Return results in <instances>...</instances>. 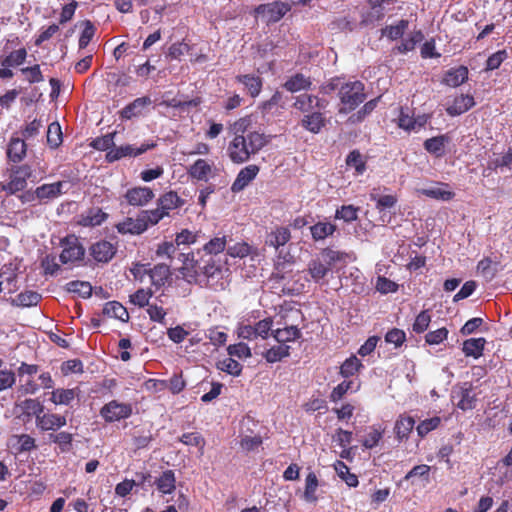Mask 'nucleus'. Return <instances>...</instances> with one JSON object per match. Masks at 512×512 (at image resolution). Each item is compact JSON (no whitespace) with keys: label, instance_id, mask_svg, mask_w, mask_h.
I'll return each mask as SVG.
<instances>
[{"label":"nucleus","instance_id":"obj_15","mask_svg":"<svg viewBox=\"0 0 512 512\" xmlns=\"http://www.w3.org/2000/svg\"><path fill=\"white\" fill-rule=\"evenodd\" d=\"M115 228L122 235H140L146 231L143 219L140 214L136 218L126 217L123 221L117 223Z\"/></svg>","mask_w":512,"mask_h":512},{"label":"nucleus","instance_id":"obj_13","mask_svg":"<svg viewBox=\"0 0 512 512\" xmlns=\"http://www.w3.org/2000/svg\"><path fill=\"white\" fill-rule=\"evenodd\" d=\"M259 173V167L257 165H248L242 168L237 174L236 179L234 180L231 190L234 193H238L242 191L245 187L252 182Z\"/></svg>","mask_w":512,"mask_h":512},{"label":"nucleus","instance_id":"obj_53","mask_svg":"<svg viewBox=\"0 0 512 512\" xmlns=\"http://www.w3.org/2000/svg\"><path fill=\"white\" fill-rule=\"evenodd\" d=\"M217 368L232 376H239L242 372L243 366L232 357L224 358L217 362Z\"/></svg>","mask_w":512,"mask_h":512},{"label":"nucleus","instance_id":"obj_2","mask_svg":"<svg viewBox=\"0 0 512 512\" xmlns=\"http://www.w3.org/2000/svg\"><path fill=\"white\" fill-rule=\"evenodd\" d=\"M184 257V265L186 269H191L196 275H204L206 277H213L215 274L221 271V264L216 262V256H210L204 254L199 259L195 258L194 253L191 254H180Z\"/></svg>","mask_w":512,"mask_h":512},{"label":"nucleus","instance_id":"obj_14","mask_svg":"<svg viewBox=\"0 0 512 512\" xmlns=\"http://www.w3.org/2000/svg\"><path fill=\"white\" fill-rule=\"evenodd\" d=\"M449 188L448 183L439 182L435 186L418 190V193L431 199L450 201L455 197V193Z\"/></svg>","mask_w":512,"mask_h":512},{"label":"nucleus","instance_id":"obj_64","mask_svg":"<svg viewBox=\"0 0 512 512\" xmlns=\"http://www.w3.org/2000/svg\"><path fill=\"white\" fill-rule=\"evenodd\" d=\"M382 437H383V430H381L380 428H377L375 426H372V427H370V431L368 432L367 436L362 441V445L366 449H372L378 445V443L382 439Z\"/></svg>","mask_w":512,"mask_h":512},{"label":"nucleus","instance_id":"obj_28","mask_svg":"<svg viewBox=\"0 0 512 512\" xmlns=\"http://www.w3.org/2000/svg\"><path fill=\"white\" fill-rule=\"evenodd\" d=\"M486 340L483 337L469 338L463 342L462 351L466 357L480 358L483 355Z\"/></svg>","mask_w":512,"mask_h":512},{"label":"nucleus","instance_id":"obj_46","mask_svg":"<svg viewBox=\"0 0 512 512\" xmlns=\"http://www.w3.org/2000/svg\"><path fill=\"white\" fill-rule=\"evenodd\" d=\"M203 312L208 318L214 319V320H217L219 318L228 317L226 315L227 310H226L225 306L221 302L215 301V300L206 302L203 305Z\"/></svg>","mask_w":512,"mask_h":512},{"label":"nucleus","instance_id":"obj_62","mask_svg":"<svg viewBox=\"0 0 512 512\" xmlns=\"http://www.w3.org/2000/svg\"><path fill=\"white\" fill-rule=\"evenodd\" d=\"M314 99V95L302 94L295 98L293 106L301 112H310L314 109Z\"/></svg>","mask_w":512,"mask_h":512},{"label":"nucleus","instance_id":"obj_42","mask_svg":"<svg viewBox=\"0 0 512 512\" xmlns=\"http://www.w3.org/2000/svg\"><path fill=\"white\" fill-rule=\"evenodd\" d=\"M363 367L362 362L355 355H351L341 364L339 374L343 378H349L356 375Z\"/></svg>","mask_w":512,"mask_h":512},{"label":"nucleus","instance_id":"obj_35","mask_svg":"<svg viewBox=\"0 0 512 512\" xmlns=\"http://www.w3.org/2000/svg\"><path fill=\"white\" fill-rule=\"evenodd\" d=\"M227 248V237L226 235H216L211 238L207 243L204 244L202 251L206 255L217 256L224 252Z\"/></svg>","mask_w":512,"mask_h":512},{"label":"nucleus","instance_id":"obj_24","mask_svg":"<svg viewBox=\"0 0 512 512\" xmlns=\"http://www.w3.org/2000/svg\"><path fill=\"white\" fill-rule=\"evenodd\" d=\"M16 268L13 264H5L0 269V284L3 291L11 293L16 290Z\"/></svg>","mask_w":512,"mask_h":512},{"label":"nucleus","instance_id":"obj_27","mask_svg":"<svg viewBox=\"0 0 512 512\" xmlns=\"http://www.w3.org/2000/svg\"><path fill=\"white\" fill-rule=\"evenodd\" d=\"M211 173L212 165L205 159L196 160L188 169L189 176L198 181H208Z\"/></svg>","mask_w":512,"mask_h":512},{"label":"nucleus","instance_id":"obj_56","mask_svg":"<svg viewBox=\"0 0 512 512\" xmlns=\"http://www.w3.org/2000/svg\"><path fill=\"white\" fill-rule=\"evenodd\" d=\"M50 439L59 446L61 452H68L71 450L73 441V435L71 433L62 431L55 435L51 434Z\"/></svg>","mask_w":512,"mask_h":512},{"label":"nucleus","instance_id":"obj_51","mask_svg":"<svg viewBox=\"0 0 512 512\" xmlns=\"http://www.w3.org/2000/svg\"><path fill=\"white\" fill-rule=\"evenodd\" d=\"M335 470L338 476L349 486L357 487L359 484L358 477L350 472L349 467L343 461H337Z\"/></svg>","mask_w":512,"mask_h":512},{"label":"nucleus","instance_id":"obj_26","mask_svg":"<svg viewBox=\"0 0 512 512\" xmlns=\"http://www.w3.org/2000/svg\"><path fill=\"white\" fill-rule=\"evenodd\" d=\"M151 104V99L148 96L136 98L133 102L125 106L120 111V116L123 119H131L141 114L142 109Z\"/></svg>","mask_w":512,"mask_h":512},{"label":"nucleus","instance_id":"obj_47","mask_svg":"<svg viewBox=\"0 0 512 512\" xmlns=\"http://www.w3.org/2000/svg\"><path fill=\"white\" fill-rule=\"evenodd\" d=\"M290 347L285 344H279L266 350L263 357L268 363H275L281 361L283 358L289 356Z\"/></svg>","mask_w":512,"mask_h":512},{"label":"nucleus","instance_id":"obj_30","mask_svg":"<svg viewBox=\"0 0 512 512\" xmlns=\"http://www.w3.org/2000/svg\"><path fill=\"white\" fill-rule=\"evenodd\" d=\"M311 85L312 82L309 77H306L302 73H296L286 80L283 87L291 93H296L310 89Z\"/></svg>","mask_w":512,"mask_h":512},{"label":"nucleus","instance_id":"obj_4","mask_svg":"<svg viewBox=\"0 0 512 512\" xmlns=\"http://www.w3.org/2000/svg\"><path fill=\"white\" fill-rule=\"evenodd\" d=\"M151 295L143 289L136 291L130 296V302L138 306L139 310L144 309L149 315L150 320H164L168 314L167 310L155 302H150Z\"/></svg>","mask_w":512,"mask_h":512},{"label":"nucleus","instance_id":"obj_37","mask_svg":"<svg viewBox=\"0 0 512 512\" xmlns=\"http://www.w3.org/2000/svg\"><path fill=\"white\" fill-rule=\"evenodd\" d=\"M331 270L329 265L319 258L312 259L308 263V272L311 276V278L316 282H320L325 278V276L328 274V272Z\"/></svg>","mask_w":512,"mask_h":512},{"label":"nucleus","instance_id":"obj_55","mask_svg":"<svg viewBox=\"0 0 512 512\" xmlns=\"http://www.w3.org/2000/svg\"><path fill=\"white\" fill-rule=\"evenodd\" d=\"M47 143L52 148H57L62 143V131L58 122H52L47 130Z\"/></svg>","mask_w":512,"mask_h":512},{"label":"nucleus","instance_id":"obj_7","mask_svg":"<svg viewBox=\"0 0 512 512\" xmlns=\"http://www.w3.org/2000/svg\"><path fill=\"white\" fill-rule=\"evenodd\" d=\"M133 413V408L130 403L119 402L111 400L104 404L100 409V416L107 423H113L120 420L129 418Z\"/></svg>","mask_w":512,"mask_h":512},{"label":"nucleus","instance_id":"obj_17","mask_svg":"<svg viewBox=\"0 0 512 512\" xmlns=\"http://www.w3.org/2000/svg\"><path fill=\"white\" fill-rule=\"evenodd\" d=\"M108 218V214L101 208L93 207L80 215L78 224L83 227L100 226Z\"/></svg>","mask_w":512,"mask_h":512},{"label":"nucleus","instance_id":"obj_52","mask_svg":"<svg viewBox=\"0 0 512 512\" xmlns=\"http://www.w3.org/2000/svg\"><path fill=\"white\" fill-rule=\"evenodd\" d=\"M41 299V295L34 291H25L18 294L14 299L13 303L20 307H31L38 304Z\"/></svg>","mask_w":512,"mask_h":512},{"label":"nucleus","instance_id":"obj_23","mask_svg":"<svg viewBox=\"0 0 512 512\" xmlns=\"http://www.w3.org/2000/svg\"><path fill=\"white\" fill-rule=\"evenodd\" d=\"M236 81L243 84L249 95L253 98L257 97L263 86L262 78L252 74L237 75Z\"/></svg>","mask_w":512,"mask_h":512},{"label":"nucleus","instance_id":"obj_19","mask_svg":"<svg viewBox=\"0 0 512 512\" xmlns=\"http://www.w3.org/2000/svg\"><path fill=\"white\" fill-rule=\"evenodd\" d=\"M185 201L175 192L169 191L161 195L157 199V206H159L167 216H170V212L183 206Z\"/></svg>","mask_w":512,"mask_h":512},{"label":"nucleus","instance_id":"obj_58","mask_svg":"<svg viewBox=\"0 0 512 512\" xmlns=\"http://www.w3.org/2000/svg\"><path fill=\"white\" fill-rule=\"evenodd\" d=\"M227 255L233 258H244L251 252V246L246 242H238L233 245H227Z\"/></svg>","mask_w":512,"mask_h":512},{"label":"nucleus","instance_id":"obj_38","mask_svg":"<svg viewBox=\"0 0 512 512\" xmlns=\"http://www.w3.org/2000/svg\"><path fill=\"white\" fill-rule=\"evenodd\" d=\"M27 58V51L25 48L10 52L8 55L0 56V64L2 67H17L25 62Z\"/></svg>","mask_w":512,"mask_h":512},{"label":"nucleus","instance_id":"obj_34","mask_svg":"<svg viewBox=\"0 0 512 512\" xmlns=\"http://www.w3.org/2000/svg\"><path fill=\"white\" fill-rule=\"evenodd\" d=\"M169 277L170 269L167 264H158L149 269L148 278L156 288L163 286Z\"/></svg>","mask_w":512,"mask_h":512},{"label":"nucleus","instance_id":"obj_21","mask_svg":"<svg viewBox=\"0 0 512 512\" xmlns=\"http://www.w3.org/2000/svg\"><path fill=\"white\" fill-rule=\"evenodd\" d=\"M468 68L459 66L449 69L443 78V83L449 87H458L468 79Z\"/></svg>","mask_w":512,"mask_h":512},{"label":"nucleus","instance_id":"obj_50","mask_svg":"<svg viewBox=\"0 0 512 512\" xmlns=\"http://www.w3.org/2000/svg\"><path fill=\"white\" fill-rule=\"evenodd\" d=\"M319 486L317 475L314 472H309L305 479L304 499L308 502H316V491Z\"/></svg>","mask_w":512,"mask_h":512},{"label":"nucleus","instance_id":"obj_43","mask_svg":"<svg viewBox=\"0 0 512 512\" xmlns=\"http://www.w3.org/2000/svg\"><path fill=\"white\" fill-rule=\"evenodd\" d=\"M336 230V226L330 222H317L310 227L311 236L315 241L324 240L332 235Z\"/></svg>","mask_w":512,"mask_h":512},{"label":"nucleus","instance_id":"obj_12","mask_svg":"<svg viewBox=\"0 0 512 512\" xmlns=\"http://www.w3.org/2000/svg\"><path fill=\"white\" fill-rule=\"evenodd\" d=\"M153 190L146 186L130 188L126 191L124 197L131 206L141 207L147 205L154 198Z\"/></svg>","mask_w":512,"mask_h":512},{"label":"nucleus","instance_id":"obj_54","mask_svg":"<svg viewBox=\"0 0 512 512\" xmlns=\"http://www.w3.org/2000/svg\"><path fill=\"white\" fill-rule=\"evenodd\" d=\"M322 255L330 268H332V266L338 262L346 263L347 260H352L350 254L329 248L323 250Z\"/></svg>","mask_w":512,"mask_h":512},{"label":"nucleus","instance_id":"obj_45","mask_svg":"<svg viewBox=\"0 0 512 512\" xmlns=\"http://www.w3.org/2000/svg\"><path fill=\"white\" fill-rule=\"evenodd\" d=\"M141 219L145 224V229L147 230L150 226H154L158 224L162 219L167 216V213H164L163 210L157 206L155 209L151 210H142L140 213Z\"/></svg>","mask_w":512,"mask_h":512},{"label":"nucleus","instance_id":"obj_20","mask_svg":"<svg viewBox=\"0 0 512 512\" xmlns=\"http://www.w3.org/2000/svg\"><path fill=\"white\" fill-rule=\"evenodd\" d=\"M475 105V101L473 96L461 94L456 97L451 105L446 108V112L450 116H458L469 109H471Z\"/></svg>","mask_w":512,"mask_h":512},{"label":"nucleus","instance_id":"obj_32","mask_svg":"<svg viewBox=\"0 0 512 512\" xmlns=\"http://www.w3.org/2000/svg\"><path fill=\"white\" fill-rule=\"evenodd\" d=\"M415 426V420L411 416L400 415L395 423V433L398 441L408 439L410 433Z\"/></svg>","mask_w":512,"mask_h":512},{"label":"nucleus","instance_id":"obj_44","mask_svg":"<svg viewBox=\"0 0 512 512\" xmlns=\"http://www.w3.org/2000/svg\"><path fill=\"white\" fill-rule=\"evenodd\" d=\"M77 390L75 389H56L51 394V402L55 405H69L77 396Z\"/></svg>","mask_w":512,"mask_h":512},{"label":"nucleus","instance_id":"obj_57","mask_svg":"<svg viewBox=\"0 0 512 512\" xmlns=\"http://www.w3.org/2000/svg\"><path fill=\"white\" fill-rule=\"evenodd\" d=\"M359 208L353 205H343L336 210L335 218L341 219L344 222L350 223L355 221L358 217Z\"/></svg>","mask_w":512,"mask_h":512},{"label":"nucleus","instance_id":"obj_63","mask_svg":"<svg viewBox=\"0 0 512 512\" xmlns=\"http://www.w3.org/2000/svg\"><path fill=\"white\" fill-rule=\"evenodd\" d=\"M353 381L344 380L341 383H339L336 387L333 388L331 391L329 398L331 402H338L340 401L349 390L352 389Z\"/></svg>","mask_w":512,"mask_h":512},{"label":"nucleus","instance_id":"obj_31","mask_svg":"<svg viewBox=\"0 0 512 512\" xmlns=\"http://www.w3.org/2000/svg\"><path fill=\"white\" fill-rule=\"evenodd\" d=\"M290 238L291 233L287 227H277L267 235L266 244L275 249H279L284 246Z\"/></svg>","mask_w":512,"mask_h":512},{"label":"nucleus","instance_id":"obj_6","mask_svg":"<svg viewBox=\"0 0 512 512\" xmlns=\"http://www.w3.org/2000/svg\"><path fill=\"white\" fill-rule=\"evenodd\" d=\"M290 11V5L281 1L260 4L254 9L255 17H260L267 24L280 21Z\"/></svg>","mask_w":512,"mask_h":512},{"label":"nucleus","instance_id":"obj_39","mask_svg":"<svg viewBox=\"0 0 512 512\" xmlns=\"http://www.w3.org/2000/svg\"><path fill=\"white\" fill-rule=\"evenodd\" d=\"M272 335L280 344L290 342L300 337V330L296 326H285L283 328L277 327L272 330Z\"/></svg>","mask_w":512,"mask_h":512},{"label":"nucleus","instance_id":"obj_5","mask_svg":"<svg viewBox=\"0 0 512 512\" xmlns=\"http://www.w3.org/2000/svg\"><path fill=\"white\" fill-rule=\"evenodd\" d=\"M62 252L59 260L62 264H74L81 261L85 255V248L75 235H68L60 241Z\"/></svg>","mask_w":512,"mask_h":512},{"label":"nucleus","instance_id":"obj_1","mask_svg":"<svg viewBox=\"0 0 512 512\" xmlns=\"http://www.w3.org/2000/svg\"><path fill=\"white\" fill-rule=\"evenodd\" d=\"M269 143V138L263 133L250 131L246 135H236L229 142L227 154L229 159L236 164H242L257 154Z\"/></svg>","mask_w":512,"mask_h":512},{"label":"nucleus","instance_id":"obj_59","mask_svg":"<svg viewBox=\"0 0 512 512\" xmlns=\"http://www.w3.org/2000/svg\"><path fill=\"white\" fill-rule=\"evenodd\" d=\"M67 290L69 292L78 294L79 296L86 298L92 293V286L88 282L83 281H71L67 283Z\"/></svg>","mask_w":512,"mask_h":512},{"label":"nucleus","instance_id":"obj_11","mask_svg":"<svg viewBox=\"0 0 512 512\" xmlns=\"http://www.w3.org/2000/svg\"><path fill=\"white\" fill-rule=\"evenodd\" d=\"M273 323L274 322H255L253 325H242L238 328V336L247 340H254L258 337L266 339L272 330Z\"/></svg>","mask_w":512,"mask_h":512},{"label":"nucleus","instance_id":"obj_41","mask_svg":"<svg viewBox=\"0 0 512 512\" xmlns=\"http://www.w3.org/2000/svg\"><path fill=\"white\" fill-rule=\"evenodd\" d=\"M18 406L21 408L23 415L28 418L35 416L36 420L44 412V405L38 399H25Z\"/></svg>","mask_w":512,"mask_h":512},{"label":"nucleus","instance_id":"obj_29","mask_svg":"<svg viewBox=\"0 0 512 512\" xmlns=\"http://www.w3.org/2000/svg\"><path fill=\"white\" fill-rule=\"evenodd\" d=\"M103 316L112 320H129L127 308L117 301H109L105 304Z\"/></svg>","mask_w":512,"mask_h":512},{"label":"nucleus","instance_id":"obj_16","mask_svg":"<svg viewBox=\"0 0 512 512\" xmlns=\"http://www.w3.org/2000/svg\"><path fill=\"white\" fill-rule=\"evenodd\" d=\"M67 186L65 181H57L55 183L43 184L36 188V196L39 201H49L58 198L63 194L64 187Z\"/></svg>","mask_w":512,"mask_h":512},{"label":"nucleus","instance_id":"obj_25","mask_svg":"<svg viewBox=\"0 0 512 512\" xmlns=\"http://www.w3.org/2000/svg\"><path fill=\"white\" fill-rule=\"evenodd\" d=\"M27 145L24 139L13 137L7 147V156L14 163L20 162L26 155Z\"/></svg>","mask_w":512,"mask_h":512},{"label":"nucleus","instance_id":"obj_10","mask_svg":"<svg viewBox=\"0 0 512 512\" xmlns=\"http://www.w3.org/2000/svg\"><path fill=\"white\" fill-rule=\"evenodd\" d=\"M117 252V246L108 240L101 239L89 247V253L97 263L110 262Z\"/></svg>","mask_w":512,"mask_h":512},{"label":"nucleus","instance_id":"obj_61","mask_svg":"<svg viewBox=\"0 0 512 512\" xmlns=\"http://www.w3.org/2000/svg\"><path fill=\"white\" fill-rule=\"evenodd\" d=\"M441 423V419L438 416L425 419L421 421L416 427L417 434L423 438L432 430H435Z\"/></svg>","mask_w":512,"mask_h":512},{"label":"nucleus","instance_id":"obj_36","mask_svg":"<svg viewBox=\"0 0 512 512\" xmlns=\"http://www.w3.org/2000/svg\"><path fill=\"white\" fill-rule=\"evenodd\" d=\"M409 21L401 19L394 25H387L381 29V36L386 37L392 41L401 38L408 29Z\"/></svg>","mask_w":512,"mask_h":512},{"label":"nucleus","instance_id":"obj_48","mask_svg":"<svg viewBox=\"0 0 512 512\" xmlns=\"http://www.w3.org/2000/svg\"><path fill=\"white\" fill-rule=\"evenodd\" d=\"M345 162L348 167L355 169L356 175H362L366 171V161L359 150H352Z\"/></svg>","mask_w":512,"mask_h":512},{"label":"nucleus","instance_id":"obj_22","mask_svg":"<svg viewBox=\"0 0 512 512\" xmlns=\"http://www.w3.org/2000/svg\"><path fill=\"white\" fill-rule=\"evenodd\" d=\"M325 122L326 120L323 114L316 111L305 115L301 120V126L313 134H318L325 126Z\"/></svg>","mask_w":512,"mask_h":512},{"label":"nucleus","instance_id":"obj_8","mask_svg":"<svg viewBox=\"0 0 512 512\" xmlns=\"http://www.w3.org/2000/svg\"><path fill=\"white\" fill-rule=\"evenodd\" d=\"M154 147H156L155 142L143 143L139 147H136L131 144H126L122 146L113 145V147L106 154V160L112 163L124 157H136Z\"/></svg>","mask_w":512,"mask_h":512},{"label":"nucleus","instance_id":"obj_49","mask_svg":"<svg viewBox=\"0 0 512 512\" xmlns=\"http://www.w3.org/2000/svg\"><path fill=\"white\" fill-rule=\"evenodd\" d=\"M179 441L187 446H195L199 449V454H204V448L206 445L205 438L199 432H188L182 434Z\"/></svg>","mask_w":512,"mask_h":512},{"label":"nucleus","instance_id":"obj_9","mask_svg":"<svg viewBox=\"0 0 512 512\" xmlns=\"http://www.w3.org/2000/svg\"><path fill=\"white\" fill-rule=\"evenodd\" d=\"M32 176V169L29 165H21L12 170L9 181L3 189L9 194L23 191L27 186V179Z\"/></svg>","mask_w":512,"mask_h":512},{"label":"nucleus","instance_id":"obj_33","mask_svg":"<svg viewBox=\"0 0 512 512\" xmlns=\"http://www.w3.org/2000/svg\"><path fill=\"white\" fill-rule=\"evenodd\" d=\"M155 485L162 494H171L176 488V477L173 470H165L155 480Z\"/></svg>","mask_w":512,"mask_h":512},{"label":"nucleus","instance_id":"obj_40","mask_svg":"<svg viewBox=\"0 0 512 512\" xmlns=\"http://www.w3.org/2000/svg\"><path fill=\"white\" fill-rule=\"evenodd\" d=\"M447 142L448 137L445 135L432 137L424 142V148L430 154H433L436 157H441L445 153V144Z\"/></svg>","mask_w":512,"mask_h":512},{"label":"nucleus","instance_id":"obj_18","mask_svg":"<svg viewBox=\"0 0 512 512\" xmlns=\"http://www.w3.org/2000/svg\"><path fill=\"white\" fill-rule=\"evenodd\" d=\"M67 423L66 417L53 413H42L40 418L37 419V427L43 431L56 430Z\"/></svg>","mask_w":512,"mask_h":512},{"label":"nucleus","instance_id":"obj_3","mask_svg":"<svg viewBox=\"0 0 512 512\" xmlns=\"http://www.w3.org/2000/svg\"><path fill=\"white\" fill-rule=\"evenodd\" d=\"M365 87L361 81H349L341 87L339 98L345 111H352L366 98Z\"/></svg>","mask_w":512,"mask_h":512},{"label":"nucleus","instance_id":"obj_60","mask_svg":"<svg viewBox=\"0 0 512 512\" xmlns=\"http://www.w3.org/2000/svg\"><path fill=\"white\" fill-rule=\"evenodd\" d=\"M84 29L79 37V48L84 49L95 35L96 28L90 20L83 21Z\"/></svg>","mask_w":512,"mask_h":512}]
</instances>
